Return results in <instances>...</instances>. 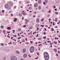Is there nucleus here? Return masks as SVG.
<instances>
[{
    "mask_svg": "<svg viewBox=\"0 0 60 60\" xmlns=\"http://www.w3.org/2000/svg\"><path fill=\"white\" fill-rule=\"evenodd\" d=\"M44 57L45 60H48L49 58V56L48 53L47 52H45L44 53Z\"/></svg>",
    "mask_w": 60,
    "mask_h": 60,
    "instance_id": "nucleus-1",
    "label": "nucleus"
},
{
    "mask_svg": "<svg viewBox=\"0 0 60 60\" xmlns=\"http://www.w3.org/2000/svg\"><path fill=\"white\" fill-rule=\"evenodd\" d=\"M30 52L31 53H32L34 52V47L33 46L31 47L30 48Z\"/></svg>",
    "mask_w": 60,
    "mask_h": 60,
    "instance_id": "nucleus-2",
    "label": "nucleus"
},
{
    "mask_svg": "<svg viewBox=\"0 0 60 60\" xmlns=\"http://www.w3.org/2000/svg\"><path fill=\"white\" fill-rule=\"evenodd\" d=\"M11 60H17V58L15 56H13L11 57Z\"/></svg>",
    "mask_w": 60,
    "mask_h": 60,
    "instance_id": "nucleus-3",
    "label": "nucleus"
},
{
    "mask_svg": "<svg viewBox=\"0 0 60 60\" xmlns=\"http://www.w3.org/2000/svg\"><path fill=\"white\" fill-rule=\"evenodd\" d=\"M27 56V54L25 53L23 55V57L25 58H26Z\"/></svg>",
    "mask_w": 60,
    "mask_h": 60,
    "instance_id": "nucleus-4",
    "label": "nucleus"
},
{
    "mask_svg": "<svg viewBox=\"0 0 60 60\" xmlns=\"http://www.w3.org/2000/svg\"><path fill=\"white\" fill-rule=\"evenodd\" d=\"M26 52V49H22V52L23 53H25Z\"/></svg>",
    "mask_w": 60,
    "mask_h": 60,
    "instance_id": "nucleus-5",
    "label": "nucleus"
},
{
    "mask_svg": "<svg viewBox=\"0 0 60 60\" xmlns=\"http://www.w3.org/2000/svg\"><path fill=\"white\" fill-rule=\"evenodd\" d=\"M9 3H10V5H11V6H12V5H13V3L12 2H9Z\"/></svg>",
    "mask_w": 60,
    "mask_h": 60,
    "instance_id": "nucleus-6",
    "label": "nucleus"
},
{
    "mask_svg": "<svg viewBox=\"0 0 60 60\" xmlns=\"http://www.w3.org/2000/svg\"><path fill=\"white\" fill-rule=\"evenodd\" d=\"M15 52L16 54H19L20 53L19 51H16Z\"/></svg>",
    "mask_w": 60,
    "mask_h": 60,
    "instance_id": "nucleus-7",
    "label": "nucleus"
},
{
    "mask_svg": "<svg viewBox=\"0 0 60 60\" xmlns=\"http://www.w3.org/2000/svg\"><path fill=\"white\" fill-rule=\"evenodd\" d=\"M5 7L6 9H7V8L8 7V4H6L5 5Z\"/></svg>",
    "mask_w": 60,
    "mask_h": 60,
    "instance_id": "nucleus-8",
    "label": "nucleus"
},
{
    "mask_svg": "<svg viewBox=\"0 0 60 60\" xmlns=\"http://www.w3.org/2000/svg\"><path fill=\"white\" fill-rule=\"evenodd\" d=\"M26 20V24H27V23L28 22V20H26V19H25Z\"/></svg>",
    "mask_w": 60,
    "mask_h": 60,
    "instance_id": "nucleus-9",
    "label": "nucleus"
},
{
    "mask_svg": "<svg viewBox=\"0 0 60 60\" xmlns=\"http://www.w3.org/2000/svg\"><path fill=\"white\" fill-rule=\"evenodd\" d=\"M17 20V19L16 18H15L14 19V22H16Z\"/></svg>",
    "mask_w": 60,
    "mask_h": 60,
    "instance_id": "nucleus-10",
    "label": "nucleus"
},
{
    "mask_svg": "<svg viewBox=\"0 0 60 60\" xmlns=\"http://www.w3.org/2000/svg\"><path fill=\"white\" fill-rule=\"evenodd\" d=\"M39 22V19H37V23H38Z\"/></svg>",
    "mask_w": 60,
    "mask_h": 60,
    "instance_id": "nucleus-11",
    "label": "nucleus"
},
{
    "mask_svg": "<svg viewBox=\"0 0 60 60\" xmlns=\"http://www.w3.org/2000/svg\"><path fill=\"white\" fill-rule=\"evenodd\" d=\"M38 4L37 3H36L34 5V6L35 7H37Z\"/></svg>",
    "mask_w": 60,
    "mask_h": 60,
    "instance_id": "nucleus-12",
    "label": "nucleus"
},
{
    "mask_svg": "<svg viewBox=\"0 0 60 60\" xmlns=\"http://www.w3.org/2000/svg\"><path fill=\"white\" fill-rule=\"evenodd\" d=\"M19 17H21L22 16V14L21 13H20L19 15Z\"/></svg>",
    "mask_w": 60,
    "mask_h": 60,
    "instance_id": "nucleus-13",
    "label": "nucleus"
},
{
    "mask_svg": "<svg viewBox=\"0 0 60 60\" xmlns=\"http://www.w3.org/2000/svg\"><path fill=\"white\" fill-rule=\"evenodd\" d=\"M7 29L8 30H10L11 29V28L10 27H8L7 28Z\"/></svg>",
    "mask_w": 60,
    "mask_h": 60,
    "instance_id": "nucleus-14",
    "label": "nucleus"
},
{
    "mask_svg": "<svg viewBox=\"0 0 60 60\" xmlns=\"http://www.w3.org/2000/svg\"><path fill=\"white\" fill-rule=\"evenodd\" d=\"M32 29V26L30 27L29 28V29Z\"/></svg>",
    "mask_w": 60,
    "mask_h": 60,
    "instance_id": "nucleus-15",
    "label": "nucleus"
},
{
    "mask_svg": "<svg viewBox=\"0 0 60 60\" xmlns=\"http://www.w3.org/2000/svg\"><path fill=\"white\" fill-rule=\"evenodd\" d=\"M41 0H38V3H41Z\"/></svg>",
    "mask_w": 60,
    "mask_h": 60,
    "instance_id": "nucleus-16",
    "label": "nucleus"
},
{
    "mask_svg": "<svg viewBox=\"0 0 60 60\" xmlns=\"http://www.w3.org/2000/svg\"><path fill=\"white\" fill-rule=\"evenodd\" d=\"M54 51H55V52H57V50H56V49H54Z\"/></svg>",
    "mask_w": 60,
    "mask_h": 60,
    "instance_id": "nucleus-17",
    "label": "nucleus"
},
{
    "mask_svg": "<svg viewBox=\"0 0 60 60\" xmlns=\"http://www.w3.org/2000/svg\"><path fill=\"white\" fill-rule=\"evenodd\" d=\"M6 58L5 57H4L3 58V59L4 60H6Z\"/></svg>",
    "mask_w": 60,
    "mask_h": 60,
    "instance_id": "nucleus-18",
    "label": "nucleus"
},
{
    "mask_svg": "<svg viewBox=\"0 0 60 60\" xmlns=\"http://www.w3.org/2000/svg\"><path fill=\"white\" fill-rule=\"evenodd\" d=\"M43 39H46V36H45V37H43Z\"/></svg>",
    "mask_w": 60,
    "mask_h": 60,
    "instance_id": "nucleus-19",
    "label": "nucleus"
},
{
    "mask_svg": "<svg viewBox=\"0 0 60 60\" xmlns=\"http://www.w3.org/2000/svg\"><path fill=\"white\" fill-rule=\"evenodd\" d=\"M55 14H56V15H57V14H58V12H55Z\"/></svg>",
    "mask_w": 60,
    "mask_h": 60,
    "instance_id": "nucleus-20",
    "label": "nucleus"
},
{
    "mask_svg": "<svg viewBox=\"0 0 60 60\" xmlns=\"http://www.w3.org/2000/svg\"><path fill=\"white\" fill-rule=\"evenodd\" d=\"M1 28H4V26H1Z\"/></svg>",
    "mask_w": 60,
    "mask_h": 60,
    "instance_id": "nucleus-21",
    "label": "nucleus"
},
{
    "mask_svg": "<svg viewBox=\"0 0 60 60\" xmlns=\"http://www.w3.org/2000/svg\"><path fill=\"white\" fill-rule=\"evenodd\" d=\"M4 44L3 43H2L1 44V46H4Z\"/></svg>",
    "mask_w": 60,
    "mask_h": 60,
    "instance_id": "nucleus-22",
    "label": "nucleus"
},
{
    "mask_svg": "<svg viewBox=\"0 0 60 60\" xmlns=\"http://www.w3.org/2000/svg\"><path fill=\"white\" fill-rule=\"evenodd\" d=\"M56 8V7L55 6H53V8Z\"/></svg>",
    "mask_w": 60,
    "mask_h": 60,
    "instance_id": "nucleus-23",
    "label": "nucleus"
},
{
    "mask_svg": "<svg viewBox=\"0 0 60 60\" xmlns=\"http://www.w3.org/2000/svg\"><path fill=\"white\" fill-rule=\"evenodd\" d=\"M51 30H52V31H54V30L53 29V28H52L51 29Z\"/></svg>",
    "mask_w": 60,
    "mask_h": 60,
    "instance_id": "nucleus-24",
    "label": "nucleus"
},
{
    "mask_svg": "<svg viewBox=\"0 0 60 60\" xmlns=\"http://www.w3.org/2000/svg\"><path fill=\"white\" fill-rule=\"evenodd\" d=\"M44 34H46V32H44Z\"/></svg>",
    "mask_w": 60,
    "mask_h": 60,
    "instance_id": "nucleus-25",
    "label": "nucleus"
},
{
    "mask_svg": "<svg viewBox=\"0 0 60 60\" xmlns=\"http://www.w3.org/2000/svg\"><path fill=\"white\" fill-rule=\"evenodd\" d=\"M43 4L44 5H45L46 4V3L45 2H44L43 3Z\"/></svg>",
    "mask_w": 60,
    "mask_h": 60,
    "instance_id": "nucleus-26",
    "label": "nucleus"
},
{
    "mask_svg": "<svg viewBox=\"0 0 60 60\" xmlns=\"http://www.w3.org/2000/svg\"><path fill=\"white\" fill-rule=\"evenodd\" d=\"M38 9L39 10H41V7H38Z\"/></svg>",
    "mask_w": 60,
    "mask_h": 60,
    "instance_id": "nucleus-27",
    "label": "nucleus"
},
{
    "mask_svg": "<svg viewBox=\"0 0 60 60\" xmlns=\"http://www.w3.org/2000/svg\"><path fill=\"white\" fill-rule=\"evenodd\" d=\"M4 10H3L2 11V12L4 13Z\"/></svg>",
    "mask_w": 60,
    "mask_h": 60,
    "instance_id": "nucleus-28",
    "label": "nucleus"
},
{
    "mask_svg": "<svg viewBox=\"0 0 60 60\" xmlns=\"http://www.w3.org/2000/svg\"><path fill=\"white\" fill-rule=\"evenodd\" d=\"M30 42H31V44H32V43L33 42V41H30Z\"/></svg>",
    "mask_w": 60,
    "mask_h": 60,
    "instance_id": "nucleus-29",
    "label": "nucleus"
},
{
    "mask_svg": "<svg viewBox=\"0 0 60 60\" xmlns=\"http://www.w3.org/2000/svg\"><path fill=\"white\" fill-rule=\"evenodd\" d=\"M22 14L24 15H26V13L24 12V13Z\"/></svg>",
    "mask_w": 60,
    "mask_h": 60,
    "instance_id": "nucleus-30",
    "label": "nucleus"
},
{
    "mask_svg": "<svg viewBox=\"0 0 60 60\" xmlns=\"http://www.w3.org/2000/svg\"><path fill=\"white\" fill-rule=\"evenodd\" d=\"M44 20V19H43L41 20V21H43V20Z\"/></svg>",
    "mask_w": 60,
    "mask_h": 60,
    "instance_id": "nucleus-31",
    "label": "nucleus"
},
{
    "mask_svg": "<svg viewBox=\"0 0 60 60\" xmlns=\"http://www.w3.org/2000/svg\"><path fill=\"white\" fill-rule=\"evenodd\" d=\"M45 2L46 3H48V1L47 0H46V1H45Z\"/></svg>",
    "mask_w": 60,
    "mask_h": 60,
    "instance_id": "nucleus-32",
    "label": "nucleus"
},
{
    "mask_svg": "<svg viewBox=\"0 0 60 60\" xmlns=\"http://www.w3.org/2000/svg\"><path fill=\"white\" fill-rule=\"evenodd\" d=\"M54 10H55V11H57V9L56 8V9H55Z\"/></svg>",
    "mask_w": 60,
    "mask_h": 60,
    "instance_id": "nucleus-33",
    "label": "nucleus"
},
{
    "mask_svg": "<svg viewBox=\"0 0 60 60\" xmlns=\"http://www.w3.org/2000/svg\"><path fill=\"white\" fill-rule=\"evenodd\" d=\"M26 25H25L24 26H23V27H26Z\"/></svg>",
    "mask_w": 60,
    "mask_h": 60,
    "instance_id": "nucleus-34",
    "label": "nucleus"
},
{
    "mask_svg": "<svg viewBox=\"0 0 60 60\" xmlns=\"http://www.w3.org/2000/svg\"><path fill=\"white\" fill-rule=\"evenodd\" d=\"M24 13V11H23L22 12V14H23V13Z\"/></svg>",
    "mask_w": 60,
    "mask_h": 60,
    "instance_id": "nucleus-35",
    "label": "nucleus"
},
{
    "mask_svg": "<svg viewBox=\"0 0 60 60\" xmlns=\"http://www.w3.org/2000/svg\"><path fill=\"white\" fill-rule=\"evenodd\" d=\"M51 20V19H49V21H50Z\"/></svg>",
    "mask_w": 60,
    "mask_h": 60,
    "instance_id": "nucleus-36",
    "label": "nucleus"
},
{
    "mask_svg": "<svg viewBox=\"0 0 60 60\" xmlns=\"http://www.w3.org/2000/svg\"><path fill=\"white\" fill-rule=\"evenodd\" d=\"M49 13H50V12H51V11L49 10Z\"/></svg>",
    "mask_w": 60,
    "mask_h": 60,
    "instance_id": "nucleus-37",
    "label": "nucleus"
},
{
    "mask_svg": "<svg viewBox=\"0 0 60 60\" xmlns=\"http://www.w3.org/2000/svg\"><path fill=\"white\" fill-rule=\"evenodd\" d=\"M25 40L26 41H27V38H26Z\"/></svg>",
    "mask_w": 60,
    "mask_h": 60,
    "instance_id": "nucleus-38",
    "label": "nucleus"
},
{
    "mask_svg": "<svg viewBox=\"0 0 60 60\" xmlns=\"http://www.w3.org/2000/svg\"><path fill=\"white\" fill-rule=\"evenodd\" d=\"M5 32V30H4L3 31V33H4Z\"/></svg>",
    "mask_w": 60,
    "mask_h": 60,
    "instance_id": "nucleus-39",
    "label": "nucleus"
},
{
    "mask_svg": "<svg viewBox=\"0 0 60 60\" xmlns=\"http://www.w3.org/2000/svg\"><path fill=\"white\" fill-rule=\"evenodd\" d=\"M38 57H37V58H35V59H38Z\"/></svg>",
    "mask_w": 60,
    "mask_h": 60,
    "instance_id": "nucleus-40",
    "label": "nucleus"
},
{
    "mask_svg": "<svg viewBox=\"0 0 60 60\" xmlns=\"http://www.w3.org/2000/svg\"><path fill=\"white\" fill-rule=\"evenodd\" d=\"M7 37H8L9 38H10V37L9 36H7Z\"/></svg>",
    "mask_w": 60,
    "mask_h": 60,
    "instance_id": "nucleus-41",
    "label": "nucleus"
},
{
    "mask_svg": "<svg viewBox=\"0 0 60 60\" xmlns=\"http://www.w3.org/2000/svg\"><path fill=\"white\" fill-rule=\"evenodd\" d=\"M2 31L0 30V33H2Z\"/></svg>",
    "mask_w": 60,
    "mask_h": 60,
    "instance_id": "nucleus-42",
    "label": "nucleus"
},
{
    "mask_svg": "<svg viewBox=\"0 0 60 60\" xmlns=\"http://www.w3.org/2000/svg\"><path fill=\"white\" fill-rule=\"evenodd\" d=\"M51 45V46H50V47H52V44Z\"/></svg>",
    "mask_w": 60,
    "mask_h": 60,
    "instance_id": "nucleus-43",
    "label": "nucleus"
},
{
    "mask_svg": "<svg viewBox=\"0 0 60 60\" xmlns=\"http://www.w3.org/2000/svg\"><path fill=\"white\" fill-rule=\"evenodd\" d=\"M56 19H57V18H56V19L55 20V21H56Z\"/></svg>",
    "mask_w": 60,
    "mask_h": 60,
    "instance_id": "nucleus-44",
    "label": "nucleus"
},
{
    "mask_svg": "<svg viewBox=\"0 0 60 60\" xmlns=\"http://www.w3.org/2000/svg\"><path fill=\"white\" fill-rule=\"evenodd\" d=\"M35 16H36L35 15H34V16H33V17H34V18H35Z\"/></svg>",
    "mask_w": 60,
    "mask_h": 60,
    "instance_id": "nucleus-45",
    "label": "nucleus"
},
{
    "mask_svg": "<svg viewBox=\"0 0 60 60\" xmlns=\"http://www.w3.org/2000/svg\"><path fill=\"white\" fill-rule=\"evenodd\" d=\"M11 16H13V14H11Z\"/></svg>",
    "mask_w": 60,
    "mask_h": 60,
    "instance_id": "nucleus-46",
    "label": "nucleus"
},
{
    "mask_svg": "<svg viewBox=\"0 0 60 60\" xmlns=\"http://www.w3.org/2000/svg\"><path fill=\"white\" fill-rule=\"evenodd\" d=\"M56 55L57 56H58V54H56Z\"/></svg>",
    "mask_w": 60,
    "mask_h": 60,
    "instance_id": "nucleus-47",
    "label": "nucleus"
},
{
    "mask_svg": "<svg viewBox=\"0 0 60 60\" xmlns=\"http://www.w3.org/2000/svg\"><path fill=\"white\" fill-rule=\"evenodd\" d=\"M37 29H38V30H39V28H38V27H37Z\"/></svg>",
    "mask_w": 60,
    "mask_h": 60,
    "instance_id": "nucleus-48",
    "label": "nucleus"
},
{
    "mask_svg": "<svg viewBox=\"0 0 60 60\" xmlns=\"http://www.w3.org/2000/svg\"><path fill=\"white\" fill-rule=\"evenodd\" d=\"M13 32H15V30H13Z\"/></svg>",
    "mask_w": 60,
    "mask_h": 60,
    "instance_id": "nucleus-49",
    "label": "nucleus"
},
{
    "mask_svg": "<svg viewBox=\"0 0 60 60\" xmlns=\"http://www.w3.org/2000/svg\"><path fill=\"white\" fill-rule=\"evenodd\" d=\"M34 14H36V12H35L34 13Z\"/></svg>",
    "mask_w": 60,
    "mask_h": 60,
    "instance_id": "nucleus-50",
    "label": "nucleus"
},
{
    "mask_svg": "<svg viewBox=\"0 0 60 60\" xmlns=\"http://www.w3.org/2000/svg\"><path fill=\"white\" fill-rule=\"evenodd\" d=\"M18 40H19L20 39V38H19H19L18 39Z\"/></svg>",
    "mask_w": 60,
    "mask_h": 60,
    "instance_id": "nucleus-51",
    "label": "nucleus"
},
{
    "mask_svg": "<svg viewBox=\"0 0 60 60\" xmlns=\"http://www.w3.org/2000/svg\"><path fill=\"white\" fill-rule=\"evenodd\" d=\"M44 29L45 31H46V28H45Z\"/></svg>",
    "mask_w": 60,
    "mask_h": 60,
    "instance_id": "nucleus-52",
    "label": "nucleus"
},
{
    "mask_svg": "<svg viewBox=\"0 0 60 60\" xmlns=\"http://www.w3.org/2000/svg\"><path fill=\"white\" fill-rule=\"evenodd\" d=\"M16 8V6H15V9Z\"/></svg>",
    "mask_w": 60,
    "mask_h": 60,
    "instance_id": "nucleus-53",
    "label": "nucleus"
},
{
    "mask_svg": "<svg viewBox=\"0 0 60 60\" xmlns=\"http://www.w3.org/2000/svg\"><path fill=\"white\" fill-rule=\"evenodd\" d=\"M29 43H28V42H27V45H28V44H29Z\"/></svg>",
    "mask_w": 60,
    "mask_h": 60,
    "instance_id": "nucleus-54",
    "label": "nucleus"
},
{
    "mask_svg": "<svg viewBox=\"0 0 60 60\" xmlns=\"http://www.w3.org/2000/svg\"><path fill=\"white\" fill-rule=\"evenodd\" d=\"M13 37H12L11 38V39H13Z\"/></svg>",
    "mask_w": 60,
    "mask_h": 60,
    "instance_id": "nucleus-55",
    "label": "nucleus"
},
{
    "mask_svg": "<svg viewBox=\"0 0 60 60\" xmlns=\"http://www.w3.org/2000/svg\"><path fill=\"white\" fill-rule=\"evenodd\" d=\"M10 33H11V32H10V31H9V32H8V34H10Z\"/></svg>",
    "mask_w": 60,
    "mask_h": 60,
    "instance_id": "nucleus-56",
    "label": "nucleus"
},
{
    "mask_svg": "<svg viewBox=\"0 0 60 60\" xmlns=\"http://www.w3.org/2000/svg\"><path fill=\"white\" fill-rule=\"evenodd\" d=\"M57 33H59V31H57Z\"/></svg>",
    "mask_w": 60,
    "mask_h": 60,
    "instance_id": "nucleus-57",
    "label": "nucleus"
},
{
    "mask_svg": "<svg viewBox=\"0 0 60 60\" xmlns=\"http://www.w3.org/2000/svg\"><path fill=\"white\" fill-rule=\"evenodd\" d=\"M37 44V42H36L35 44Z\"/></svg>",
    "mask_w": 60,
    "mask_h": 60,
    "instance_id": "nucleus-58",
    "label": "nucleus"
},
{
    "mask_svg": "<svg viewBox=\"0 0 60 60\" xmlns=\"http://www.w3.org/2000/svg\"><path fill=\"white\" fill-rule=\"evenodd\" d=\"M22 20L24 19V17H22Z\"/></svg>",
    "mask_w": 60,
    "mask_h": 60,
    "instance_id": "nucleus-59",
    "label": "nucleus"
},
{
    "mask_svg": "<svg viewBox=\"0 0 60 60\" xmlns=\"http://www.w3.org/2000/svg\"><path fill=\"white\" fill-rule=\"evenodd\" d=\"M59 23H57V24H60V22H58Z\"/></svg>",
    "mask_w": 60,
    "mask_h": 60,
    "instance_id": "nucleus-60",
    "label": "nucleus"
},
{
    "mask_svg": "<svg viewBox=\"0 0 60 60\" xmlns=\"http://www.w3.org/2000/svg\"><path fill=\"white\" fill-rule=\"evenodd\" d=\"M15 37H17V36H16V35H15Z\"/></svg>",
    "mask_w": 60,
    "mask_h": 60,
    "instance_id": "nucleus-61",
    "label": "nucleus"
},
{
    "mask_svg": "<svg viewBox=\"0 0 60 60\" xmlns=\"http://www.w3.org/2000/svg\"><path fill=\"white\" fill-rule=\"evenodd\" d=\"M10 43L11 44H12V43H11V42H10Z\"/></svg>",
    "mask_w": 60,
    "mask_h": 60,
    "instance_id": "nucleus-62",
    "label": "nucleus"
},
{
    "mask_svg": "<svg viewBox=\"0 0 60 60\" xmlns=\"http://www.w3.org/2000/svg\"><path fill=\"white\" fill-rule=\"evenodd\" d=\"M21 36H23V37H24V36L23 35H21Z\"/></svg>",
    "mask_w": 60,
    "mask_h": 60,
    "instance_id": "nucleus-63",
    "label": "nucleus"
},
{
    "mask_svg": "<svg viewBox=\"0 0 60 60\" xmlns=\"http://www.w3.org/2000/svg\"><path fill=\"white\" fill-rule=\"evenodd\" d=\"M58 23H60V21H59V22H58Z\"/></svg>",
    "mask_w": 60,
    "mask_h": 60,
    "instance_id": "nucleus-64",
    "label": "nucleus"
}]
</instances>
